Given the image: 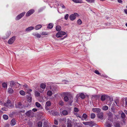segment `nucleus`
I'll return each instance as SVG.
<instances>
[{"instance_id":"1","label":"nucleus","mask_w":127,"mask_h":127,"mask_svg":"<svg viewBox=\"0 0 127 127\" xmlns=\"http://www.w3.org/2000/svg\"><path fill=\"white\" fill-rule=\"evenodd\" d=\"M70 99L68 98V97L67 96H65L64 98V99L65 101L67 102L68 100L69 103L70 105H71V103L73 101L72 100V97L71 96V97L70 98Z\"/></svg>"},{"instance_id":"2","label":"nucleus","mask_w":127,"mask_h":127,"mask_svg":"<svg viewBox=\"0 0 127 127\" xmlns=\"http://www.w3.org/2000/svg\"><path fill=\"white\" fill-rule=\"evenodd\" d=\"M78 14L76 13H75L74 14L71 15L70 16V19L71 21L74 20L76 18V16H78Z\"/></svg>"},{"instance_id":"3","label":"nucleus","mask_w":127,"mask_h":127,"mask_svg":"<svg viewBox=\"0 0 127 127\" xmlns=\"http://www.w3.org/2000/svg\"><path fill=\"white\" fill-rule=\"evenodd\" d=\"M25 13V12H24L18 15L16 17V20H19L24 16Z\"/></svg>"},{"instance_id":"4","label":"nucleus","mask_w":127,"mask_h":127,"mask_svg":"<svg viewBox=\"0 0 127 127\" xmlns=\"http://www.w3.org/2000/svg\"><path fill=\"white\" fill-rule=\"evenodd\" d=\"M34 11L33 9H32L28 11L26 14V16L28 17L31 15L34 12Z\"/></svg>"},{"instance_id":"5","label":"nucleus","mask_w":127,"mask_h":127,"mask_svg":"<svg viewBox=\"0 0 127 127\" xmlns=\"http://www.w3.org/2000/svg\"><path fill=\"white\" fill-rule=\"evenodd\" d=\"M15 39V37L14 36L11 38L8 41V43L9 44H12Z\"/></svg>"},{"instance_id":"6","label":"nucleus","mask_w":127,"mask_h":127,"mask_svg":"<svg viewBox=\"0 0 127 127\" xmlns=\"http://www.w3.org/2000/svg\"><path fill=\"white\" fill-rule=\"evenodd\" d=\"M92 111L94 112L98 113L100 112L101 110L99 108H94L92 109Z\"/></svg>"},{"instance_id":"7","label":"nucleus","mask_w":127,"mask_h":127,"mask_svg":"<svg viewBox=\"0 0 127 127\" xmlns=\"http://www.w3.org/2000/svg\"><path fill=\"white\" fill-rule=\"evenodd\" d=\"M15 107L16 108H23L21 102H19L15 104Z\"/></svg>"},{"instance_id":"8","label":"nucleus","mask_w":127,"mask_h":127,"mask_svg":"<svg viewBox=\"0 0 127 127\" xmlns=\"http://www.w3.org/2000/svg\"><path fill=\"white\" fill-rule=\"evenodd\" d=\"M103 112H101L99 113H98L97 116L98 118L101 119H103Z\"/></svg>"},{"instance_id":"9","label":"nucleus","mask_w":127,"mask_h":127,"mask_svg":"<svg viewBox=\"0 0 127 127\" xmlns=\"http://www.w3.org/2000/svg\"><path fill=\"white\" fill-rule=\"evenodd\" d=\"M69 113V112H68L65 110H63L62 112V114L64 116H66Z\"/></svg>"},{"instance_id":"10","label":"nucleus","mask_w":127,"mask_h":127,"mask_svg":"<svg viewBox=\"0 0 127 127\" xmlns=\"http://www.w3.org/2000/svg\"><path fill=\"white\" fill-rule=\"evenodd\" d=\"M79 96L82 99H84L85 97V95L82 93L80 94L79 96L78 95L76 96V97H79Z\"/></svg>"},{"instance_id":"11","label":"nucleus","mask_w":127,"mask_h":127,"mask_svg":"<svg viewBox=\"0 0 127 127\" xmlns=\"http://www.w3.org/2000/svg\"><path fill=\"white\" fill-rule=\"evenodd\" d=\"M34 29V27L31 26L27 28L26 29L25 31L26 32H29L32 30Z\"/></svg>"},{"instance_id":"12","label":"nucleus","mask_w":127,"mask_h":127,"mask_svg":"<svg viewBox=\"0 0 127 127\" xmlns=\"http://www.w3.org/2000/svg\"><path fill=\"white\" fill-rule=\"evenodd\" d=\"M67 127H71L72 125H71V121L70 120H68L67 122Z\"/></svg>"},{"instance_id":"13","label":"nucleus","mask_w":127,"mask_h":127,"mask_svg":"<svg viewBox=\"0 0 127 127\" xmlns=\"http://www.w3.org/2000/svg\"><path fill=\"white\" fill-rule=\"evenodd\" d=\"M42 27V26L41 25H38L36 26L35 27V29L36 30H38L40 29Z\"/></svg>"},{"instance_id":"14","label":"nucleus","mask_w":127,"mask_h":127,"mask_svg":"<svg viewBox=\"0 0 127 127\" xmlns=\"http://www.w3.org/2000/svg\"><path fill=\"white\" fill-rule=\"evenodd\" d=\"M72 1L74 3H83V2L81 0H72Z\"/></svg>"},{"instance_id":"15","label":"nucleus","mask_w":127,"mask_h":127,"mask_svg":"<svg viewBox=\"0 0 127 127\" xmlns=\"http://www.w3.org/2000/svg\"><path fill=\"white\" fill-rule=\"evenodd\" d=\"M16 82L13 81H11L10 82V86L11 87V88H12L15 85Z\"/></svg>"},{"instance_id":"16","label":"nucleus","mask_w":127,"mask_h":127,"mask_svg":"<svg viewBox=\"0 0 127 127\" xmlns=\"http://www.w3.org/2000/svg\"><path fill=\"white\" fill-rule=\"evenodd\" d=\"M106 127H111L112 124H111L109 122L107 121L106 123Z\"/></svg>"},{"instance_id":"17","label":"nucleus","mask_w":127,"mask_h":127,"mask_svg":"<svg viewBox=\"0 0 127 127\" xmlns=\"http://www.w3.org/2000/svg\"><path fill=\"white\" fill-rule=\"evenodd\" d=\"M16 123V122L15 120L14 119H12L11 122V125L12 126H13Z\"/></svg>"},{"instance_id":"18","label":"nucleus","mask_w":127,"mask_h":127,"mask_svg":"<svg viewBox=\"0 0 127 127\" xmlns=\"http://www.w3.org/2000/svg\"><path fill=\"white\" fill-rule=\"evenodd\" d=\"M56 30L57 31H59L61 30V27L59 25L57 26L56 27Z\"/></svg>"},{"instance_id":"19","label":"nucleus","mask_w":127,"mask_h":127,"mask_svg":"<svg viewBox=\"0 0 127 127\" xmlns=\"http://www.w3.org/2000/svg\"><path fill=\"white\" fill-rule=\"evenodd\" d=\"M20 94L22 95H25L26 94L25 92L23 90H21L19 92Z\"/></svg>"},{"instance_id":"20","label":"nucleus","mask_w":127,"mask_h":127,"mask_svg":"<svg viewBox=\"0 0 127 127\" xmlns=\"http://www.w3.org/2000/svg\"><path fill=\"white\" fill-rule=\"evenodd\" d=\"M56 36L58 38L61 37L62 36L61 34V33L60 32L57 33L56 34Z\"/></svg>"},{"instance_id":"21","label":"nucleus","mask_w":127,"mask_h":127,"mask_svg":"<svg viewBox=\"0 0 127 127\" xmlns=\"http://www.w3.org/2000/svg\"><path fill=\"white\" fill-rule=\"evenodd\" d=\"M33 35L35 36L37 38H40L41 37V35L38 33H33Z\"/></svg>"},{"instance_id":"22","label":"nucleus","mask_w":127,"mask_h":127,"mask_svg":"<svg viewBox=\"0 0 127 127\" xmlns=\"http://www.w3.org/2000/svg\"><path fill=\"white\" fill-rule=\"evenodd\" d=\"M51 104L50 101H48L46 102L45 105L49 107L51 106Z\"/></svg>"},{"instance_id":"23","label":"nucleus","mask_w":127,"mask_h":127,"mask_svg":"<svg viewBox=\"0 0 127 127\" xmlns=\"http://www.w3.org/2000/svg\"><path fill=\"white\" fill-rule=\"evenodd\" d=\"M11 101L9 100H7V102L6 103H4V106H6L7 104H9L10 105H12L11 104Z\"/></svg>"},{"instance_id":"24","label":"nucleus","mask_w":127,"mask_h":127,"mask_svg":"<svg viewBox=\"0 0 127 127\" xmlns=\"http://www.w3.org/2000/svg\"><path fill=\"white\" fill-rule=\"evenodd\" d=\"M108 107L106 105L104 106L102 108V109L104 110H107L108 109Z\"/></svg>"},{"instance_id":"25","label":"nucleus","mask_w":127,"mask_h":127,"mask_svg":"<svg viewBox=\"0 0 127 127\" xmlns=\"http://www.w3.org/2000/svg\"><path fill=\"white\" fill-rule=\"evenodd\" d=\"M90 117L91 118L94 119L95 117V115L94 113H92L91 114Z\"/></svg>"},{"instance_id":"26","label":"nucleus","mask_w":127,"mask_h":127,"mask_svg":"<svg viewBox=\"0 0 127 127\" xmlns=\"http://www.w3.org/2000/svg\"><path fill=\"white\" fill-rule=\"evenodd\" d=\"M31 112L32 111L31 110L28 111L26 113V114L28 116L30 117V116Z\"/></svg>"},{"instance_id":"27","label":"nucleus","mask_w":127,"mask_h":127,"mask_svg":"<svg viewBox=\"0 0 127 127\" xmlns=\"http://www.w3.org/2000/svg\"><path fill=\"white\" fill-rule=\"evenodd\" d=\"M53 27V25L52 23H50L48 24L47 28L49 29H52Z\"/></svg>"},{"instance_id":"28","label":"nucleus","mask_w":127,"mask_h":127,"mask_svg":"<svg viewBox=\"0 0 127 127\" xmlns=\"http://www.w3.org/2000/svg\"><path fill=\"white\" fill-rule=\"evenodd\" d=\"M46 87V85L43 83L41 84L40 85V87L43 89H44Z\"/></svg>"},{"instance_id":"29","label":"nucleus","mask_w":127,"mask_h":127,"mask_svg":"<svg viewBox=\"0 0 127 127\" xmlns=\"http://www.w3.org/2000/svg\"><path fill=\"white\" fill-rule=\"evenodd\" d=\"M52 92L51 91H48L47 93V95L49 96H51L52 95Z\"/></svg>"},{"instance_id":"30","label":"nucleus","mask_w":127,"mask_h":127,"mask_svg":"<svg viewBox=\"0 0 127 127\" xmlns=\"http://www.w3.org/2000/svg\"><path fill=\"white\" fill-rule=\"evenodd\" d=\"M37 125L38 127H41L42 126V122L41 121L37 123Z\"/></svg>"},{"instance_id":"31","label":"nucleus","mask_w":127,"mask_h":127,"mask_svg":"<svg viewBox=\"0 0 127 127\" xmlns=\"http://www.w3.org/2000/svg\"><path fill=\"white\" fill-rule=\"evenodd\" d=\"M13 90L11 88H9L8 89V93L10 94H12L13 92Z\"/></svg>"},{"instance_id":"32","label":"nucleus","mask_w":127,"mask_h":127,"mask_svg":"<svg viewBox=\"0 0 127 127\" xmlns=\"http://www.w3.org/2000/svg\"><path fill=\"white\" fill-rule=\"evenodd\" d=\"M3 119L5 120H7L8 119V116L6 115H3Z\"/></svg>"},{"instance_id":"33","label":"nucleus","mask_w":127,"mask_h":127,"mask_svg":"<svg viewBox=\"0 0 127 127\" xmlns=\"http://www.w3.org/2000/svg\"><path fill=\"white\" fill-rule=\"evenodd\" d=\"M101 99L102 101H104L105 99V95H102L101 97Z\"/></svg>"},{"instance_id":"34","label":"nucleus","mask_w":127,"mask_h":127,"mask_svg":"<svg viewBox=\"0 0 127 127\" xmlns=\"http://www.w3.org/2000/svg\"><path fill=\"white\" fill-rule=\"evenodd\" d=\"M125 114L124 113L122 112L121 114V117L123 119L125 118Z\"/></svg>"},{"instance_id":"35","label":"nucleus","mask_w":127,"mask_h":127,"mask_svg":"<svg viewBox=\"0 0 127 127\" xmlns=\"http://www.w3.org/2000/svg\"><path fill=\"white\" fill-rule=\"evenodd\" d=\"M6 106L8 107H10L11 108H12L13 107V105H10L9 104H7L6 106Z\"/></svg>"},{"instance_id":"36","label":"nucleus","mask_w":127,"mask_h":127,"mask_svg":"<svg viewBox=\"0 0 127 127\" xmlns=\"http://www.w3.org/2000/svg\"><path fill=\"white\" fill-rule=\"evenodd\" d=\"M35 105L37 107H40L41 106L40 104L38 102H36Z\"/></svg>"},{"instance_id":"37","label":"nucleus","mask_w":127,"mask_h":127,"mask_svg":"<svg viewBox=\"0 0 127 127\" xmlns=\"http://www.w3.org/2000/svg\"><path fill=\"white\" fill-rule=\"evenodd\" d=\"M88 123L89 125L90 126H92L94 125L93 123H94V122L91 121L90 122H88Z\"/></svg>"},{"instance_id":"38","label":"nucleus","mask_w":127,"mask_h":127,"mask_svg":"<svg viewBox=\"0 0 127 127\" xmlns=\"http://www.w3.org/2000/svg\"><path fill=\"white\" fill-rule=\"evenodd\" d=\"M2 87L4 88H7V84L5 83H3L2 84Z\"/></svg>"},{"instance_id":"39","label":"nucleus","mask_w":127,"mask_h":127,"mask_svg":"<svg viewBox=\"0 0 127 127\" xmlns=\"http://www.w3.org/2000/svg\"><path fill=\"white\" fill-rule=\"evenodd\" d=\"M83 118L86 119L88 117L87 115L86 114H83L82 116Z\"/></svg>"},{"instance_id":"40","label":"nucleus","mask_w":127,"mask_h":127,"mask_svg":"<svg viewBox=\"0 0 127 127\" xmlns=\"http://www.w3.org/2000/svg\"><path fill=\"white\" fill-rule=\"evenodd\" d=\"M52 114L54 116L57 115L58 114V113L56 111H53L52 113Z\"/></svg>"},{"instance_id":"41","label":"nucleus","mask_w":127,"mask_h":127,"mask_svg":"<svg viewBox=\"0 0 127 127\" xmlns=\"http://www.w3.org/2000/svg\"><path fill=\"white\" fill-rule=\"evenodd\" d=\"M32 97H29L27 98V100L29 102H31L32 101Z\"/></svg>"},{"instance_id":"42","label":"nucleus","mask_w":127,"mask_h":127,"mask_svg":"<svg viewBox=\"0 0 127 127\" xmlns=\"http://www.w3.org/2000/svg\"><path fill=\"white\" fill-rule=\"evenodd\" d=\"M43 127H49L48 126L47 123L46 122H44L43 123Z\"/></svg>"},{"instance_id":"43","label":"nucleus","mask_w":127,"mask_h":127,"mask_svg":"<svg viewBox=\"0 0 127 127\" xmlns=\"http://www.w3.org/2000/svg\"><path fill=\"white\" fill-rule=\"evenodd\" d=\"M99 97L97 95H92V98L94 99V98H98Z\"/></svg>"},{"instance_id":"44","label":"nucleus","mask_w":127,"mask_h":127,"mask_svg":"<svg viewBox=\"0 0 127 127\" xmlns=\"http://www.w3.org/2000/svg\"><path fill=\"white\" fill-rule=\"evenodd\" d=\"M77 23L79 25H81L82 23V22L80 19H79L77 21Z\"/></svg>"},{"instance_id":"45","label":"nucleus","mask_w":127,"mask_h":127,"mask_svg":"<svg viewBox=\"0 0 127 127\" xmlns=\"http://www.w3.org/2000/svg\"><path fill=\"white\" fill-rule=\"evenodd\" d=\"M61 33V34L62 36L63 35H65L66 34V33L64 32H63V31H61L60 32Z\"/></svg>"},{"instance_id":"46","label":"nucleus","mask_w":127,"mask_h":127,"mask_svg":"<svg viewBox=\"0 0 127 127\" xmlns=\"http://www.w3.org/2000/svg\"><path fill=\"white\" fill-rule=\"evenodd\" d=\"M35 96H40V93L36 91L35 92Z\"/></svg>"},{"instance_id":"47","label":"nucleus","mask_w":127,"mask_h":127,"mask_svg":"<svg viewBox=\"0 0 127 127\" xmlns=\"http://www.w3.org/2000/svg\"><path fill=\"white\" fill-rule=\"evenodd\" d=\"M27 93L29 94V95H27L28 98L29 97H31V94L29 93V91H27Z\"/></svg>"},{"instance_id":"48","label":"nucleus","mask_w":127,"mask_h":127,"mask_svg":"<svg viewBox=\"0 0 127 127\" xmlns=\"http://www.w3.org/2000/svg\"><path fill=\"white\" fill-rule=\"evenodd\" d=\"M111 109L112 110V111L114 112L115 113V108L114 107H112L111 108Z\"/></svg>"},{"instance_id":"49","label":"nucleus","mask_w":127,"mask_h":127,"mask_svg":"<svg viewBox=\"0 0 127 127\" xmlns=\"http://www.w3.org/2000/svg\"><path fill=\"white\" fill-rule=\"evenodd\" d=\"M64 103L62 101H60L59 102V105L61 106H63L64 105Z\"/></svg>"},{"instance_id":"50","label":"nucleus","mask_w":127,"mask_h":127,"mask_svg":"<svg viewBox=\"0 0 127 127\" xmlns=\"http://www.w3.org/2000/svg\"><path fill=\"white\" fill-rule=\"evenodd\" d=\"M79 111L78 108H77L75 107L74 108V111L76 112H78Z\"/></svg>"},{"instance_id":"51","label":"nucleus","mask_w":127,"mask_h":127,"mask_svg":"<svg viewBox=\"0 0 127 127\" xmlns=\"http://www.w3.org/2000/svg\"><path fill=\"white\" fill-rule=\"evenodd\" d=\"M68 14H66V15L64 16V18L65 19L67 20L68 19Z\"/></svg>"},{"instance_id":"52","label":"nucleus","mask_w":127,"mask_h":127,"mask_svg":"<svg viewBox=\"0 0 127 127\" xmlns=\"http://www.w3.org/2000/svg\"><path fill=\"white\" fill-rule=\"evenodd\" d=\"M115 127H120V125L119 123H116L115 125Z\"/></svg>"},{"instance_id":"53","label":"nucleus","mask_w":127,"mask_h":127,"mask_svg":"<svg viewBox=\"0 0 127 127\" xmlns=\"http://www.w3.org/2000/svg\"><path fill=\"white\" fill-rule=\"evenodd\" d=\"M95 73L97 74H98V75H100V74L99 72L98 71V70H95Z\"/></svg>"},{"instance_id":"54","label":"nucleus","mask_w":127,"mask_h":127,"mask_svg":"<svg viewBox=\"0 0 127 127\" xmlns=\"http://www.w3.org/2000/svg\"><path fill=\"white\" fill-rule=\"evenodd\" d=\"M54 124L56 125H57L58 124V122L57 120H54Z\"/></svg>"},{"instance_id":"55","label":"nucleus","mask_w":127,"mask_h":127,"mask_svg":"<svg viewBox=\"0 0 127 127\" xmlns=\"http://www.w3.org/2000/svg\"><path fill=\"white\" fill-rule=\"evenodd\" d=\"M41 34L42 35H47V33L46 32H42Z\"/></svg>"},{"instance_id":"56","label":"nucleus","mask_w":127,"mask_h":127,"mask_svg":"<svg viewBox=\"0 0 127 127\" xmlns=\"http://www.w3.org/2000/svg\"><path fill=\"white\" fill-rule=\"evenodd\" d=\"M88 122H83V124L85 125H89V124L88 123Z\"/></svg>"},{"instance_id":"57","label":"nucleus","mask_w":127,"mask_h":127,"mask_svg":"<svg viewBox=\"0 0 127 127\" xmlns=\"http://www.w3.org/2000/svg\"><path fill=\"white\" fill-rule=\"evenodd\" d=\"M109 117H111L113 116V114L112 113H110L109 114Z\"/></svg>"},{"instance_id":"58","label":"nucleus","mask_w":127,"mask_h":127,"mask_svg":"<svg viewBox=\"0 0 127 127\" xmlns=\"http://www.w3.org/2000/svg\"><path fill=\"white\" fill-rule=\"evenodd\" d=\"M32 110L34 112H35L37 111V109L36 108H33L32 109Z\"/></svg>"},{"instance_id":"59","label":"nucleus","mask_w":127,"mask_h":127,"mask_svg":"<svg viewBox=\"0 0 127 127\" xmlns=\"http://www.w3.org/2000/svg\"><path fill=\"white\" fill-rule=\"evenodd\" d=\"M47 107V106L45 105V109L46 110H48L49 109V108Z\"/></svg>"},{"instance_id":"60","label":"nucleus","mask_w":127,"mask_h":127,"mask_svg":"<svg viewBox=\"0 0 127 127\" xmlns=\"http://www.w3.org/2000/svg\"><path fill=\"white\" fill-rule=\"evenodd\" d=\"M9 127V125L8 124H6L5 126V127Z\"/></svg>"},{"instance_id":"61","label":"nucleus","mask_w":127,"mask_h":127,"mask_svg":"<svg viewBox=\"0 0 127 127\" xmlns=\"http://www.w3.org/2000/svg\"><path fill=\"white\" fill-rule=\"evenodd\" d=\"M126 105L127 106V98L125 99Z\"/></svg>"},{"instance_id":"62","label":"nucleus","mask_w":127,"mask_h":127,"mask_svg":"<svg viewBox=\"0 0 127 127\" xmlns=\"http://www.w3.org/2000/svg\"><path fill=\"white\" fill-rule=\"evenodd\" d=\"M118 2L120 3H122V0H118Z\"/></svg>"},{"instance_id":"63","label":"nucleus","mask_w":127,"mask_h":127,"mask_svg":"<svg viewBox=\"0 0 127 127\" xmlns=\"http://www.w3.org/2000/svg\"><path fill=\"white\" fill-rule=\"evenodd\" d=\"M5 107H3L1 109L4 111H5Z\"/></svg>"},{"instance_id":"64","label":"nucleus","mask_w":127,"mask_h":127,"mask_svg":"<svg viewBox=\"0 0 127 127\" xmlns=\"http://www.w3.org/2000/svg\"><path fill=\"white\" fill-rule=\"evenodd\" d=\"M124 11L127 14V9H126L124 10Z\"/></svg>"}]
</instances>
